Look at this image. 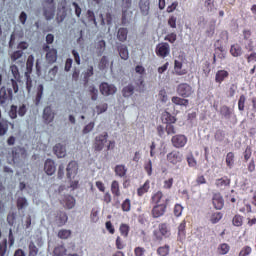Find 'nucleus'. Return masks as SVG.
Returning a JSON list of instances; mask_svg holds the SVG:
<instances>
[{
	"label": "nucleus",
	"mask_w": 256,
	"mask_h": 256,
	"mask_svg": "<svg viewBox=\"0 0 256 256\" xmlns=\"http://www.w3.org/2000/svg\"><path fill=\"white\" fill-rule=\"evenodd\" d=\"M13 91L14 93H19V84L17 81H15V79H11L10 87L3 86L0 89V107L7 109V107L11 105L13 101Z\"/></svg>",
	"instance_id": "1"
},
{
	"label": "nucleus",
	"mask_w": 256,
	"mask_h": 256,
	"mask_svg": "<svg viewBox=\"0 0 256 256\" xmlns=\"http://www.w3.org/2000/svg\"><path fill=\"white\" fill-rule=\"evenodd\" d=\"M55 0H42V11L46 21H51L55 17Z\"/></svg>",
	"instance_id": "2"
},
{
	"label": "nucleus",
	"mask_w": 256,
	"mask_h": 256,
	"mask_svg": "<svg viewBox=\"0 0 256 256\" xmlns=\"http://www.w3.org/2000/svg\"><path fill=\"white\" fill-rule=\"evenodd\" d=\"M153 237L155 241H163V237H171V229L169 228V224L160 223L158 225V230L153 231Z\"/></svg>",
	"instance_id": "3"
},
{
	"label": "nucleus",
	"mask_w": 256,
	"mask_h": 256,
	"mask_svg": "<svg viewBox=\"0 0 256 256\" xmlns=\"http://www.w3.org/2000/svg\"><path fill=\"white\" fill-rule=\"evenodd\" d=\"M155 53L160 59H165V57H169L171 53V46L167 42L159 43L156 45Z\"/></svg>",
	"instance_id": "4"
},
{
	"label": "nucleus",
	"mask_w": 256,
	"mask_h": 256,
	"mask_svg": "<svg viewBox=\"0 0 256 256\" xmlns=\"http://www.w3.org/2000/svg\"><path fill=\"white\" fill-rule=\"evenodd\" d=\"M176 92L180 97L187 99L193 95L194 90L193 87L188 83H180L176 88Z\"/></svg>",
	"instance_id": "5"
},
{
	"label": "nucleus",
	"mask_w": 256,
	"mask_h": 256,
	"mask_svg": "<svg viewBox=\"0 0 256 256\" xmlns=\"http://www.w3.org/2000/svg\"><path fill=\"white\" fill-rule=\"evenodd\" d=\"M166 159L170 165H179V163H183V152L172 150L166 155Z\"/></svg>",
	"instance_id": "6"
},
{
	"label": "nucleus",
	"mask_w": 256,
	"mask_h": 256,
	"mask_svg": "<svg viewBox=\"0 0 256 256\" xmlns=\"http://www.w3.org/2000/svg\"><path fill=\"white\" fill-rule=\"evenodd\" d=\"M67 17V0H60L58 3V12L56 15L57 23H63Z\"/></svg>",
	"instance_id": "7"
},
{
	"label": "nucleus",
	"mask_w": 256,
	"mask_h": 256,
	"mask_svg": "<svg viewBox=\"0 0 256 256\" xmlns=\"http://www.w3.org/2000/svg\"><path fill=\"white\" fill-rule=\"evenodd\" d=\"M167 199L165 203L162 204H155L151 210V216L154 219H159V217H163L165 213H167Z\"/></svg>",
	"instance_id": "8"
},
{
	"label": "nucleus",
	"mask_w": 256,
	"mask_h": 256,
	"mask_svg": "<svg viewBox=\"0 0 256 256\" xmlns=\"http://www.w3.org/2000/svg\"><path fill=\"white\" fill-rule=\"evenodd\" d=\"M43 50L46 51V63L48 65H53V63H57V49L51 48L49 45H45Z\"/></svg>",
	"instance_id": "9"
},
{
	"label": "nucleus",
	"mask_w": 256,
	"mask_h": 256,
	"mask_svg": "<svg viewBox=\"0 0 256 256\" xmlns=\"http://www.w3.org/2000/svg\"><path fill=\"white\" fill-rule=\"evenodd\" d=\"M187 136L183 134H176L171 138V143L175 149H183L187 145Z\"/></svg>",
	"instance_id": "10"
},
{
	"label": "nucleus",
	"mask_w": 256,
	"mask_h": 256,
	"mask_svg": "<svg viewBox=\"0 0 256 256\" xmlns=\"http://www.w3.org/2000/svg\"><path fill=\"white\" fill-rule=\"evenodd\" d=\"M11 155L13 163H17L20 159H25L27 157V150L21 146H16L12 148Z\"/></svg>",
	"instance_id": "11"
},
{
	"label": "nucleus",
	"mask_w": 256,
	"mask_h": 256,
	"mask_svg": "<svg viewBox=\"0 0 256 256\" xmlns=\"http://www.w3.org/2000/svg\"><path fill=\"white\" fill-rule=\"evenodd\" d=\"M109 137V134L107 132H104L103 134H100L96 136L95 142H94V151H103V148L105 147V143H107V139Z\"/></svg>",
	"instance_id": "12"
},
{
	"label": "nucleus",
	"mask_w": 256,
	"mask_h": 256,
	"mask_svg": "<svg viewBox=\"0 0 256 256\" xmlns=\"http://www.w3.org/2000/svg\"><path fill=\"white\" fill-rule=\"evenodd\" d=\"M79 171V164L77 161H71L68 163L66 168L67 179H75Z\"/></svg>",
	"instance_id": "13"
},
{
	"label": "nucleus",
	"mask_w": 256,
	"mask_h": 256,
	"mask_svg": "<svg viewBox=\"0 0 256 256\" xmlns=\"http://www.w3.org/2000/svg\"><path fill=\"white\" fill-rule=\"evenodd\" d=\"M100 93L106 97H108V95H115V93H117V87H115L113 84L103 82L100 85Z\"/></svg>",
	"instance_id": "14"
},
{
	"label": "nucleus",
	"mask_w": 256,
	"mask_h": 256,
	"mask_svg": "<svg viewBox=\"0 0 256 256\" xmlns=\"http://www.w3.org/2000/svg\"><path fill=\"white\" fill-rule=\"evenodd\" d=\"M212 203L214 208H216L218 211H221V209L225 205V200L223 199V196L221 195V193L213 194Z\"/></svg>",
	"instance_id": "15"
},
{
	"label": "nucleus",
	"mask_w": 256,
	"mask_h": 256,
	"mask_svg": "<svg viewBox=\"0 0 256 256\" xmlns=\"http://www.w3.org/2000/svg\"><path fill=\"white\" fill-rule=\"evenodd\" d=\"M139 9H140L141 15H143L144 17H147V15H149V11H151V1L140 0Z\"/></svg>",
	"instance_id": "16"
},
{
	"label": "nucleus",
	"mask_w": 256,
	"mask_h": 256,
	"mask_svg": "<svg viewBox=\"0 0 256 256\" xmlns=\"http://www.w3.org/2000/svg\"><path fill=\"white\" fill-rule=\"evenodd\" d=\"M15 127L14 124H12L11 122H9V120L2 118L0 120V137H4V135H7V132L9 131V127Z\"/></svg>",
	"instance_id": "17"
},
{
	"label": "nucleus",
	"mask_w": 256,
	"mask_h": 256,
	"mask_svg": "<svg viewBox=\"0 0 256 256\" xmlns=\"http://www.w3.org/2000/svg\"><path fill=\"white\" fill-rule=\"evenodd\" d=\"M44 171L48 175H54L57 171V166H55V161L52 159H47L44 163Z\"/></svg>",
	"instance_id": "18"
},
{
	"label": "nucleus",
	"mask_w": 256,
	"mask_h": 256,
	"mask_svg": "<svg viewBox=\"0 0 256 256\" xmlns=\"http://www.w3.org/2000/svg\"><path fill=\"white\" fill-rule=\"evenodd\" d=\"M244 41H248V44L245 46V49L253 51V39H251L252 32L249 29H244L242 32Z\"/></svg>",
	"instance_id": "19"
},
{
	"label": "nucleus",
	"mask_w": 256,
	"mask_h": 256,
	"mask_svg": "<svg viewBox=\"0 0 256 256\" xmlns=\"http://www.w3.org/2000/svg\"><path fill=\"white\" fill-rule=\"evenodd\" d=\"M43 119L47 124L52 123L53 119H55V113H53L51 106H47L44 108Z\"/></svg>",
	"instance_id": "20"
},
{
	"label": "nucleus",
	"mask_w": 256,
	"mask_h": 256,
	"mask_svg": "<svg viewBox=\"0 0 256 256\" xmlns=\"http://www.w3.org/2000/svg\"><path fill=\"white\" fill-rule=\"evenodd\" d=\"M225 79H229V71L227 70H218L215 74V83L221 85Z\"/></svg>",
	"instance_id": "21"
},
{
	"label": "nucleus",
	"mask_w": 256,
	"mask_h": 256,
	"mask_svg": "<svg viewBox=\"0 0 256 256\" xmlns=\"http://www.w3.org/2000/svg\"><path fill=\"white\" fill-rule=\"evenodd\" d=\"M117 51L119 53V56L123 61H127L129 59V49L125 44H119L117 46Z\"/></svg>",
	"instance_id": "22"
},
{
	"label": "nucleus",
	"mask_w": 256,
	"mask_h": 256,
	"mask_svg": "<svg viewBox=\"0 0 256 256\" xmlns=\"http://www.w3.org/2000/svg\"><path fill=\"white\" fill-rule=\"evenodd\" d=\"M68 217H67V213L63 212V211H59L56 214V225H58V227H63V225H65V223H67Z\"/></svg>",
	"instance_id": "23"
},
{
	"label": "nucleus",
	"mask_w": 256,
	"mask_h": 256,
	"mask_svg": "<svg viewBox=\"0 0 256 256\" xmlns=\"http://www.w3.org/2000/svg\"><path fill=\"white\" fill-rule=\"evenodd\" d=\"M53 151L59 159H62V157H65V155H67V149L60 143L54 146Z\"/></svg>",
	"instance_id": "24"
},
{
	"label": "nucleus",
	"mask_w": 256,
	"mask_h": 256,
	"mask_svg": "<svg viewBox=\"0 0 256 256\" xmlns=\"http://www.w3.org/2000/svg\"><path fill=\"white\" fill-rule=\"evenodd\" d=\"M114 173L117 177H127V167L123 164H118L114 168Z\"/></svg>",
	"instance_id": "25"
},
{
	"label": "nucleus",
	"mask_w": 256,
	"mask_h": 256,
	"mask_svg": "<svg viewBox=\"0 0 256 256\" xmlns=\"http://www.w3.org/2000/svg\"><path fill=\"white\" fill-rule=\"evenodd\" d=\"M110 191L113 197H121V188L119 186V181L113 180L110 186Z\"/></svg>",
	"instance_id": "26"
},
{
	"label": "nucleus",
	"mask_w": 256,
	"mask_h": 256,
	"mask_svg": "<svg viewBox=\"0 0 256 256\" xmlns=\"http://www.w3.org/2000/svg\"><path fill=\"white\" fill-rule=\"evenodd\" d=\"M149 189H151V182L146 180L145 183L137 189L138 197H143L145 193H149Z\"/></svg>",
	"instance_id": "27"
},
{
	"label": "nucleus",
	"mask_w": 256,
	"mask_h": 256,
	"mask_svg": "<svg viewBox=\"0 0 256 256\" xmlns=\"http://www.w3.org/2000/svg\"><path fill=\"white\" fill-rule=\"evenodd\" d=\"M106 48H107V44L105 43V40H100L95 43L96 54L98 57H101V55L105 53Z\"/></svg>",
	"instance_id": "28"
},
{
	"label": "nucleus",
	"mask_w": 256,
	"mask_h": 256,
	"mask_svg": "<svg viewBox=\"0 0 256 256\" xmlns=\"http://www.w3.org/2000/svg\"><path fill=\"white\" fill-rule=\"evenodd\" d=\"M161 120L162 123H165L166 125L169 123H177V118L167 111L162 113Z\"/></svg>",
	"instance_id": "29"
},
{
	"label": "nucleus",
	"mask_w": 256,
	"mask_h": 256,
	"mask_svg": "<svg viewBox=\"0 0 256 256\" xmlns=\"http://www.w3.org/2000/svg\"><path fill=\"white\" fill-rule=\"evenodd\" d=\"M174 71L176 75H187V70L183 69V62L179 60L174 61Z\"/></svg>",
	"instance_id": "30"
},
{
	"label": "nucleus",
	"mask_w": 256,
	"mask_h": 256,
	"mask_svg": "<svg viewBox=\"0 0 256 256\" xmlns=\"http://www.w3.org/2000/svg\"><path fill=\"white\" fill-rule=\"evenodd\" d=\"M215 185L218 188L229 187V185H231V179L229 177H227V176H223L220 179H216Z\"/></svg>",
	"instance_id": "31"
},
{
	"label": "nucleus",
	"mask_w": 256,
	"mask_h": 256,
	"mask_svg": "<svg viewBox=\"0 0 256 256\" xmlns=\"http://www.w3.org/2000/svg\"><path fill=\"white\" fill-rule=\"evenodd\" d=\"M127 35H129V30L127 28H119L117 31V39L121 43L127 41Z\"/></svg>",
	"instance_id": "32"
},
{
	"label": "nucleus",
	"mask_w": 256,
	"mask_h": 256,
	"mask_svg": "<svg viewBox=\"0 0 256 256\" xmlns=\"http://www.w3.org/2000/svg\"><path fill=\"white\" fill-rule=\"evenodd\" d=\"M171 101L174 105H179L180 107H187L189 105V100L179 96H173Z\"/></svg>",
	"instance_id": "33"
},
{
	"label": "nucleus",
	"mask_w": 256,
	"mask_h": 256,
	"mask_svg": "<svg viewBox=\"0 0 256 256\" xmlns=\"http://www.w3.org/2000/svg\"><path fill=\"white\" fill-rule=\"evenodd\" d=\"M230 53L232 57H241L243 55V49L239 44H233L230 48Z\"/></svg>",
	"instance_id": "34"
},
{
	"label": "nucleus",
	"mask_w": 256,
	"mask_h": 256,
	"mask_svg": "<svg viewBox=\"0 0 256 256\" xmlns=\"http://www.w3.org/2000/svg\"><path fill=\"white\" fill-rule=\"evenodd\" d=\"M170 252H171V246H169V244L160 246L156 250V253L158 256H168Z\"/></svg>",
	"instance_id": "35"
},
{
	"label": "nucleus",
	"mask_w": 256,
	"mask_h": 256,
	"mask_svg": "<svg viewBox=\"0 0 256 256\" xmlns=\"http://www.w3.org/2000/svg\"><path fill=\"white\" fill-rule=\"evenodd\" d=\"M133 93H135V86H133V84H128L122 89L123 97H131Z\"/></svg>",
	"instance_id": "36"
},
{
	"label": "nucleus",
	"mask_w": 256,
	"mask_h": 256,
	"mask_svg": "<svg viewBox=\"0 0 256 256\" xmlns=\"http://www.w3.org/2000/svg\"><path fill=\"white\" fill-rule=\"evenodd\" d=\"M186 227H187V222H185V220H183L179 226H178V237L179 239H185L186 236Z\"/></svg>",
	"instance_id": "37"
},
{
	"label": "nucleus",
	"mask_w": 256,
	"mask_h": 256,
	"mask_svg": "<svg viewBox=\"0 0 256 256\" xmlns=\"http://www.w3.org/2000/svg\"><path fill=\"white\" fill-rule=\"evenodd\" d=\"M163 199V192L162 191H157L151 196V202L154 205H161V200Z\"/></svg>",
	"instance_id": "38"
},
{
	"label": "nucleus",
	"mask_w": 256,
	"mask_h": 256,
	"mask_svg": "<svg viewBox=\"0 0 256 256\" xmlns=\"http://www.w3.org/2000/svg\"><path fill=\"white\" fill-rule=\"evenodd\" d=\"M43 91H44L43 84L38 85L36 97L34 99L35 105H39V103H41V99H43Z\"/></svg>",
	"instance_id": "39"
},
{
	"label": "nucleus",
	"mask_w": 256,
	"mask_h": 256,
	"mask_svg": "<svg viewBox=\"0 0 256 256\" xmlns=\"http://www.w3.org/2000/svg\"><path fill=\"white\" fill-rule=\"evenodd\" d=\"M101 25H113V14L111 12L106 13V18H103V14H100Z\"/></svg>",
	"instance_id": "40"
},
{
	"label": "nucleus",
	"mask_w": 256,
	"mask_h": 256,
	"mask_svg": "<svg viewBox=\"0 0 256 256\" xmlns=\"http://www.w3.org/2000/svg\"><path fill=\"white\" fill-rule=\"evenodd\" d=\"M10 71L14 77V81H21V73H19V68L17 67V65L13 64L10 66Z\"/></svg>",
	"instance_id": "41"
},
{
	"label": "nucleus",
	"mask_w": 256,
	"mask_h": 256,
	"mask_svg": "<svg viewBox=\"0 0 256 256\" xmlns=\"http://www.w3.org/2000/svg\"><path fill=\"white\" fill-rule=\"evenodd\" d=\"M226 165L229 167V169L233 168V165H235V153L229 152L226 155Z\"/></svg>",
	"instance_id": "42"
},
{
	"label": "nucleus",
	"mask_w": 256,
	"mask_h": 256,
	"mask_svg": "<svg viewBox=\"0 0 256 256\" xmlns=\"http://www.w3.org/2000/svg\"><path fill=\"white\" fill-rule=\"evenodd\" d=\"M29 256H37L39 254V248L35 245V242L30 241L28 245Z\"/></svg>",
	"instance_id": "43"
},
{
	"label": "nucleus",
	"mask_w": 256,
	"mask_h": 256,
	"mask_svg": "<svg viewBox=\"0 0 256 256\" xmlns=\"http://www.w3.org/2000/svg\"><path fill=\"white\" fill-rule=\"evenodd\" d=\"M88 92L92 101H97L99 97V90L92 85V86H89Z\"/></svg>",
	"instance_id": "44"
},
{
	"label": "nucleus",
	"mask_w": 256,
	"mask_h": 256,
	"mask_svg": "<svg viewBox=\"0 0 256 256\" xmlns=\"http://www.w3.org/2000/svg\"><path fill=\"white\" fill-rule=\"evenodd\" d=\"M18 211H21L22 209H25L29 203H27V198L25 197H19L16 202Z\"/></svg>",
	"instance_id": "45"
},
{
	"label": "nucleus",
	"mask_w": 256,
	"mask_h": 256,
	"mask_svg": "<svg viewBox=\"0 0 256 256\" xmlns=\"http://www.w3.org/2000/svg\"><path fill=\"white\" fill-rule=\"evenodd\" d=\"M67 253V249L65 248V246L60 245V246H56L53 250V255L54 256H63Z\"/></svg>",
	"instance_id": "46"
},
{
	"label": "nucleus",
	"mask_w": 256,
	"mask_h": 256,
	"mask_svg": "<svg viewBox=\"0 0 256 256\" xmlns=\"http://www.w3.org/2000/svg\"><path fill=\"white\" fill-rule=\"evenodd\" d=\"M23 57V50H16L10 55L12 63H16Z\"/></svg>",
	"instance_id": "47"
},
{
	"label": "nucleus",
	"mask_w": 256,
	"mask_h": 256,
	"mask_svg": "<svg viewBox=\"0 0 256 256\" xmlns=\"http://www.w3.org/2000/svg\"><path fill=\"white\" fill-rule=\"evenodd\" d=\"M121 210L124 213H129V211H131V199L126 198L122 204H121Z\"/></svg>",
	"instance_id": "48"
},
{
	"label": "nucleus",
	"mask_w": 256,
	"mask_h": 256,
	"mask_svg": "<svg viewBox=\"0 0 256 256\" xmlns=\"http://www.w3.org/2000/svg\"><path fill=\"white\" fill-rule=\"evenodd\" d=\"M218 251H219L220 255H227V253H229V251H231V246H229V244H227V243H222L219 245Z\"/></svg>",
	"instance_id": "49"
},
{
	"label": "nucleus",
	"mask_w": 256,
	"mask_h": 256,
	"mask_svg": "<svg viewBox=\"0 0 256 256\" xmlns=\"http://www.w3.org/2000/svg\"><path fill=\"white\" fill-rule=\"evenodd\" d=\"M34 63H35V57L33 55L28 56V59L26 62V69L28 73H31V71H33Z\"/></svg>",
	"instance_id": "50"
},
{
	"label": "nucleus",
	"mask_w": 256,
	"mask_h": 256,
	"mask_svg": "<svg viewBox=\"0 0 256 256\" xmlns=\"http://www.w3.org/2000/svg\"><path fill=\"white\" fill-rule=\"evenodd\" d=\"M130 229L127 224H121L119 227L120 235H122V237H129Z\"/></svg>",
	"instance_id": "51"
},
{
	"label": "nucleus",
	"mask_w": 256,
	"mask_h": 256,
	"mask_svg": "<svg viewBox=\"0 0 256 256\" xmlns=\"http://www.w3.org/2000/svg\"><path fill=\"white\" fill-rule=\"evenodd\" d=\"M59 239H69L71 237V230L62 229L58 231Z\"/></svg>",
	"instance_id": "52"
},
{
	"label": "nucleus",
	"mask_w": 256,
	"mask_h": 256,
	"mask_svg": "<svg viewBox=\"0 0 256 256\" xmlns=\"http://www.w3.org/2000/svg\"><path fill=\"white\" fill-rule=\"evenodd\" d=\"M65 205L67 209H73V207H75V198L73 196H66Z\"/></svg>",
	"instance_id": "53"
},
{
	"label": "nucleus",
	"mask_w": 256,
	"mask_h": 256,
	"mask_svg": "<svg viewBox=\"0 0 256 256\" xmlns=\"http://www.w3.org/2000/svg\"><path fill=\"white\" fill-rule=\"evenodd\" d=\"M97 115H101L105 113L107 109H109V105L107 103L99 104L95 107Z\"/></svg>",
	"instance_id": "54"
},
{
	"label": "nucleus",
	"mask_w": 256,
	"mask_h": 256,
	"mask_svg": "<svg viewBox=\"0 0 256 256\" xmlns=\"http://www.w3.org/2000/svg\"><path fill=\"white\" fill-rule=\"evenodd\" d=\"M221 219H223V214L221 212H215L211 215L210 221L211 223L215 224L219 223Z\"/></svg>",
	"instance_id": "55"
},
{
	"label": "nucleus",
	"mask_w": 256,
	"mask_h": 256,
	"mask_svg": "<svg viewBox=\"0 0 256 256\" xmlns=\"http://www.w3.org/2000/svg\"><path fill=\"white\" fill-rule=\"evenodd\" d=\"M173 124L174 123L166 124L165 131H166L167 135H175V133H177V129L175 128V125H173Z\"/></svg>",
	"instance_id": "56"
},
{
	"label": "nucleus",
	"mask_w": 256,
	"mask_h": 256,
	"mask_svg": "<svg viewBox=\"0 0 256 256\" xmlns=\"http://www.w3.org/2000/svg\"><path fill=\"white\" fill-rule=\"evenodd\" d=\"M232 223L235 227H241V225H243V216L236 214L232 220Z\"/></svg>",
	"instance_id": "57"
},
{
	"label": "nucleus",
	"mask_w": 256,
	"mask_h": 256,
	"mask_svg": "<svg viewBox=\"0 0 256 256\" xmlns=\"http://www.w3.org/2000/svg\"><path fill=\"white\" fill-rule=\"evenodd\" d=\"M164 41H168V43H175V41H177V34L175 32H171L169 34H167L165 37H164Z\"/></svg>",
	"instance_id": "58"
},
{
	"label": "nucleus",
	"mask_w": 256,
	"mask_h": 256,
	"mask_svg": "<svg viewBox=\"0 0 256 256\" xmlns=\"http://www.w3.org/2000/svg\"><path fill=\"white\" fill-rule=\"evenodd\" d=\"M18 108L16 105H12L8 112L10 119H17Z\"/></svg>",
	"instance_id": "59"
},
{
	"label": "nucleus",
	"mask_w": 256,
	"mask_h": 256,
	"mask_svg": "<svg viewBox=\"0 0 256 256\" xmlns=\"http://www.w3.org/2000/svg\"><path fill=\"white\" fill-rule=\"evenodd\" d=\"M86 15L89 23H93L95 26H97V20L95 19V12H93L92 10H88Z\"/></svg>",
	"instance_id": "60"
},
{
	"label": "nucleus",
	"mask_w": 256,
	"mask_h": 256,
	"mask_svg": "<svg viewBox=\"0 0 256 256\" xmlns=\"http://www.w3.org/2000/svg\"><path fill=\"white\" fill-rule=\"evenodd\" d=\"M7 253V239L0 242V256H5Z\"/></svg>",
	"instance_id": "61"
},
{
	"label": "nucleus",
	"mask_w": 256,
	"mask_h": 256,
	"mask_svg": "<svg viewBox=\"0 0 256 256\" xmlns=\"http://www.w3.org/2000/svg\"><path fill=\"white\" fill-rule=\"evenodd\" d=\"M253 249L250 246H244L239 252L238 256H249L252 253Z\"/></svg>",
	"instance_id": "62"
},
{
	"label": "nucleus",
	"mask_w": 256,
	"mask_h": 256,
	"mask_svg": "<svg viewBox=\"0 0 256 256\" xmlns=\"http://www.w3.org/2000/svg\"><path fill=\"white\" fill-rule=\"evenodd\" d=\"M220 113L221 115H223L224 117H231V108H229L228 106H222L220 108Z\"/></svg>",
	"instance_id": "63"
},
{
	"label": "nucleus",
	"mask_w": 256,
	"mask_h": 256,
	"mask_svg": "<svg viewBox=\"0 0 256 256\" xmlns=\"http://www.w3.org/2000/svg\"><path fill=\"white\" fill-rule=\"evenodd\" d=\"M146 250L144 247L138 246L134 249L135 256H145Z\"/></svg>",
	"instance_id": "64"
}]
</instances>
